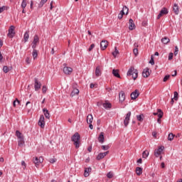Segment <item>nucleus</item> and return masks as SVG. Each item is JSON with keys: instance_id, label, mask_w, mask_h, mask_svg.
I'll return each instance as SVG.
<instances>
[{"instance_id": "aec40b11", "label": "nucleus", "mask_w": 182, "mask_h": 182, "mask_svg": "<svg viewBox=\"0 0 182 182\" xmlns=\"http://www.w3.org/2000/svg\"><path fill=\"white\" fill-rule=\"evenodd\" d=\"M102 71L100 70V67L97 66L95 69V75L99 77V76H101Z\"/></svg>"}, {"instance_id": "f704fd0d", "label": "nucleus", "mask_w": 182, "mask_h": 182, "mask_svg": "<svg viewBox=\"0 0 182 182\" xmlns=\"http://www.w3.org/2000/svg\"><path fill=\"white\" fill-rule=\"evenodd\" d=\"M102 159H105V155H103V153H100L97 156V160H102Z\"/></svg>"}, {"instance_id": "bf43d9fd", "label": "nucleus", "mask_w": 182, "mask_h": 182, "mask_svg": "<svg viewBox=\"0 0 182 182\" xmlns=\"http://www.w3.org/2000/svg\"><path fill=\"white\" fill-rule=\"evenodd\" d=\"M102 154L104 155V157H106V156H107V154H109V151H107L105 152H102Z\"/></svg>"}, {"instance_id": "13d9d810", "label": "nucleus", "mask_w": 182, "mask_h": 182, "mask_svg": "<svg viewBox=\"0 0 182 182\" xmlns=\"http://www.w3.org/2000/svg\"><path fill=\"white\" fill-rule=\"evenodd\" d=\"M152 136H153V137H155V139H156L157 138V132H152Z\"/></svg>"}, {"instance_id": "f257e3e1", "label": "nucleus", "mask_w": 182, "mask_h": 182, "mask_svg": "<svg viewBox=\"0 0 182 182\" xmlns=\"http://www.w3.org/2000/svg\"><path fill=\"white\" fill-rule=\"evenodd\" d=\"M71 140L74 142L75 149H79L80 146V134H79L77 132L75 133L74 135L71 137Z\"/></svg>"}, {"instance_id": "37998d69", "label": "nucleus", "mask_w": 182, "mask_h": 182, "mask_svg": "<svg viewBox=\"0 0 182 182\" xmlns=\"http://www.w3.org/2000/svg\"><path fill=\"white\" fill-rule=\"evenodd\" d=\"M16 102L18 105H21V101H19L18 98H16V100H14L13 102L14 107H16Z\"/></svg>"}, {"instance_id": "8fccbe9b", "label": "nucleus", "mask_w": 182, "mask_h": 182, "mask_svg": "<svg viewBox=\"0 0 182 182\" xmlns=\"http://www.w3.org/2000/svg\"><path fill=\"white\" fill-rule=\"evenodd\" d=\"M107 177L108 178H113V173L109 172V173L107 174Z\"/></svg>"}, {"instance_id": "79ce46f5", "label": "nucleus", "mask_w": 182, "mask_h": 182, "mask_svg": "<svg viewBox=\"0 0 182 182\" xmlns=\"http://www.w3.org/2000/svg\"><path fill=\"white\" fill-rule=\"evenodd\" d=\"M160 113H163V111H161V109H158L157 112H154L153 114H154V116H158V117H159V114Z\"/></svg>"}, {"instance_id": "6ab92c4d", "label": "nucleus", "mask_w": 182, "mask_h": 182, "mask_svg": "<svg viewBox=\"0 0 182 182\" xmlns=\"http://www.w3.org/2000/svg\"><path fill=\"white\" fill-rule=\"evenodd\" d=\"M87 123H93V115H92V114H90L87 116Z\"/></svg>"}, {"instance_id": "2eb2a0df", "label": "nucleus", "mask_w": 182, "mask_h": 182, "mask_svg": "<svg viewBox=\"0 0 182 182\" xmlns=\"http://www.w3.org/2000/svg\"><path fill=\"white\" fill-rule=\"evenodd\" d=\"M129 23V31H133V29L136 28V25L134 24V21H133V19L130 18Z\"/></svg>"}, {"instance_id": "412c9836", "label": "nucleus", "mask_w": 182, "mask_h": 182, "mask_svg": "<svg viewBox=\"0 0 182 182\" xmlns=\"http://www.w3.org/2000/svg\"><path fill=\"white\" fill-rule=\"evenodd\" d=\"M136 173L138 176H141V174H143V168L136 167Z\"/></svg>"}, {"instance_id": "4be33fe9", "label": "nucleus", "mask_w": 182, "mask_h": 182, "mask_svg": "<svg viewBox=\"0 0 182 182\" xmlns=\"http://www.w3.org/2000/svg\"><path fill=\"white\" fill-rule=\"evenodd\" d=\"M127 9V13L126 15H127V14H129V8H127V6H124L122 10L120 11L119 14L124 16V10Z\"/></svg>"}, {"instance_id": "864d4df0", "label": "nucleus", "mask_w": 182, "mask_h": 182, "mask_svg": "<svg viewBox=\"0 0 182 182\" xmlns=\"http://www.w3.org/2000/svg\"><path fill=\"white\" fill-rule=\"evenodd\" d=\"M168 79H170V75H167L164 77V82H166V80H168Z\"/></svg>"}, {"instance_id": "0e129e2a", "label": "nucleus", "mask_w": 182, "mask_h": 182, "mask_svg": "<svg viewBox=\"0 0 182 182\" xmlns=\"http://www.w3.org/2000/svg\"><path fill=\"white\" fill-rule=\"evenodd\" d=\"M88 124H90V125H89L90 129L91 130H93V124H92V123Z\"/></svg>"}, {"instance_id": "393cba45", "label": "nucleus", "mask_w": 182, "mask_h": 182, "mask_svg": "<svg viewBox=\"0 0 182 182\" xmlns=\"http://www.w3.org/2000/svg\"><path fill=\"white\" fill-rule=\"evenodd\" d=\"M9 70H12V67H8L6 65H4L3 67V71L4 72V73H8Z\"/></svg>"}, {"instance_id": "5fc2aeb1", "label": "nucleus", "mask_w": 182, "mask_h": 182, "mask_svg": "<svg viewBox=\"0 0 182 182\" xmlns=\"http://www.w3.org/2000/svg\"><path fill=\"white\" fill-rule=\"evenodd\" d=\"M93 48H95V44L92 43V44H91L90 47L89 48L88 51L92 52Z\"/></svg>"}, {"instance_id": "4c0bfd02", "label": "nucleus", "mask_w": 182, "mask_h": 182, "mask_svg": "<svg viewBox=\"0 0 182 182\" xmlns=\"http://www.w3.org/2000/svg\"><path fill=\"white\" fill-rule=\"evenodd\" d=\"M142 157L143 159H147V157H149V152L147 151H144L142 153Z\"/></svg>"}, {"instance_id": "a211bd4d", "label": "nucleus", "mask_w": 182, "mask_h": 182, "mask_svg": "<svg viewBox=\"0 0 182 182\" xmlns=\"http://www.w3.org/2000/svg\"><path fill=\"white\" fill-rule=\"evenodd\" d=\"M178 5L177 4H174L173 7V12L176 15H178L180 11L178 10Z\"/></svg>"}, {"instance_id": "f8f14e48", "label": "nucleus", "mask_w": 182, "mask_h": 182, "mask_svg": "<svg viewBox=\"0 0 182 182\" xmlns=\"http://www.w3.org/2000/svg\"><path fill=\"white\" fill-rule=\"evenodd\" d=\"M108 45L109 44L107 43V41H106V40L102 41L100 43V47H101L102 50H105V49H106L107 48Z\"/></svg>"}, {"instance_id": "09e8293b", "label": "nucleus", "mask_w": 182, "mask_h": 182, "mask_svg": "<svg viewBox=\"0 0 182 182\" xmlns=\"http://www.w3.org/2000/svg\"><path fill=\"white\" fill-rule=\"evenodd\" d=\"M149 63L152 65H154V57L153 55L151 56V60H149Z\"/></svg>"}, {"instance_id": "423d86ee", "label": "nucleus", "mask_w": 182, "mask_h": 182, "mask_svg": "<svg viewBox=\"0 0 182 182\" xmlns=\"http://www.w3.org/2000/svg\"><path fill=\"white\" fill-rule=\"evenodd\" d=\"M130 116H132V112H129L127 114L126 117L124 120V124L125 127H127V126L129 125V122L130 121Z\"/></svg>"}, {"instance_id": "ddd939ff", "label": "nucleus", "mask_w": 182, "mask_h": 182, "mask_svg": "<svg viewBox=\"0 0 182 182\" xmlns=\"http://www.w3.org/2000/svg\"><path fill=\"white\" fill-rule=\"evenodd\" d=\"M119 102L122 103V102H124V100L126 99V94H124V92L121 91L119 94Z\"/></svg>"}, {"instance_id": "c85d7f7f", "label": "nucleus", "mask_w": 182, "mask_h": 182, "mask_svg": "<svg viewBox=\"0 0 182 182\" xmlns=\"http://www.w3.org/2000/svg\"><path fill=\"white\" fill-rule=\"evenodd\" d=\"M161 42L164 45H167V43H168V42H170V38H168V37H164L161 39Z\"/></svg>"}, {"instance_id": "e433bc0d", "label": "nucleus", "mask_w": 182, "mask_h": 182, "mask_svg": "<svg viewBox=\"0 0 182 182\" xmlns=\"http://www.w3.org/2000/svg\"><path fill=\"white\" fill-rule=\"evenodd\" d=\"M119 55V50H117V47H115V50L112 52V55L114 58H116Z\"/></svg>"}, {"instance_id": "9d476101", "label": "nucleus", "mask_w": 182, "mask_h": 182, "mask_svg": "<svg viewBox=\"0 0 182 182\" xmlns=\"http://www.w3.org/2000/svg\"><path fill=\"white\" fill-rule=\"evenodd\" d=\"M140 93H139V90H135L134 92L131 93V99L132 100H135V99H137L139 97Z\"/></svg>"}, {"instance_id": "69168bd1", "label": "nucleus", "mask_w": 182, "mask_h": 182, "mask_svg": "<svg viewBox=\"0 0 182 182\" xmlns=\"http://www.w3.org/2000/svg\"><path fill=\"white\" fill-rule=\"evenodd\" d=\"M123 18V14H118V19H122Z\"/></svg>"}, {"instance_id": "6e6552de", "label": "nucleus", "mask_w": 182, "mask_h": 182, "mask_svg": "<svg viewBox=\"0 0 182 182\" xmlns=\"http://www.w3.org/2000/svg\"><path fill=\"white\" fill-rule=\"evenodd\" d=\"M35 82H34V89L37 92V90H39L41 87H42V84L41 82L38 81V78H35Z\"/></svg>"}, {"instance_id": "a18cd8bd", "label": "nucleus", "mask_w": 182, "mask_h": 182, "mask_svg": "<svg viewBox=\"0 0 182 182\" xmlns=\"http://www.w3.org/2000/svg\"><path fill=\"white\" fill-rule=\"evenodd\" d=\"M8 9V7L3 6L2 7H0V14H2L4 11H6Z\"/></svg>"}, {"instance_id": "4468645a", "label": "nucleus", "mask_w": 182, "mask_h": 182, "mask_svg": "<svg viewBox=\"0 0 182 182\" xmlns=\"http://www.w3.org/2000/svg\"><path fill=\"white\" fill-rule=\"evenodd\" d=\"M98 141L99 143H101V144H103L105 143V133L101 132L98 136Z\"/></svg>"}, {"instance_id": "c03bdc74", "label": "nucleus", "mask_w": 182, "mask_h": 182, "mask_svg": "<svg viewBox=\"0 0 182 182\" xmlns=\"http://www.w3.org/2000/svg\"><path fill=\"white\" fill-rule=\"evenodd\" d=\"M21 8L25 9L26 8V0H23L21 3Z\"/></svg>"}, {"instance_id": "f3484780", "label": "nucleus", "mask_w": 182, "mask_h": 182, "mask_svg": "<svg viewBox=\"0 0 182 182\" xmlns=\"http://www.w3.org/2000/svg\"><path fill=\"white\" fill-rule=\"evenodd\" d=\"M92 172V168L89 167V168H85V172H84V176L85 177H89V173Z\"/></svg>"}, {"instance_id": "c756f323", "label": "nucleus", "mask_w": 182, "mask_h": 182, "mask_svg": "<svg viewBox=\"0 0 182 182\" xmlns=\"http://www.w3.org/2000/svg\"><path fill=\"white\" fill-rule=\"evenodd\" d=\"M33 43L34 44H37L39 43V37L38 36V35H35L33 37Z\"/></svg>"}, {"instance_id": "3c124183", "label": "nucleus", "mask_w": 182, "mask_h": 182, "mask_svg": "<svg viewBox=\"0 0 182 182\" xmlns=\"http://www.w3.org/2000/svg\"><path fill=\"white\" fill-rule=\"evenodd\" d=\"M175 56H177L178 55V47L175 46V51H174Z\"/></svg>"}, {"instance_id": "49530a36", "label": "nucleus", "mask_w": 182, "mask_h": 182, "mask_svg": "<svg viewBox=\"0 0 182 182\" xmlns=\"http://www.w3.org/2000/svg\"><path fill=\"white\" fill-rule=\"evenodd\" d=\"M101 149L102 150H109V145H102V146H101Z\"/></svg>"}, {"instance_id": "58836bf2", "label": "nucleus", "mask_w": 182, "mask_h": 182, "mask_svg": "<svg viewBox=\"0 0 182 182\" xmlns=\"http://www.w3.org/2000/svg\"><path fill=\"white\" fill-rule=\"evenodd\" d=\"M173 95H174V96H173V99L174 100H176V101L178 100V92H177L176 91H175V92H173Z\"/></svg>"}, {"instance_id": "680f3d73", "label": "nucleus", "mask_w": 182, "mask_h": 182, "mask_svg": "<svg viewBox=\"0 0 182 182\" xmlns=\"http://www.w3.org/2000/svg\"><path fill=\"white\" fill-rule=\"evenodd\" d=\"M136 163H139V164H141V163H143V159H138Z\"/></svg>"}, {"instance_id": "473e14b6", "label": "nucleus", "mask_w": 182, "mask_h": 182, "mask_svg": "<svg viewBox=\"0 0 182 182\" xmlns=\"http://www.w3.org/2000/svg\"><path fill=\"white\" fill-rule=\"evenodd\" d=\"M46 2H48V0H41L40 4H38V8H42V6H43V5L46 4Z\"/></svg>"}, {"instance_id": "bb28decb", "label": "nucleus", "mask_w": 182, "mask_h": 182, "mask_svg": "<svg viewBox=\"0 0 182 182\" xmlns=\"http://www.w3.org/2000/svg\"><path fill=\"white\" fill-rule=\"evenodd\" d=\"M161 14H162V16L164 15H167V14H168V10H167V9L166 7H164L161 11H160Z\"/></svg>"}, {"instance_id": "de8ad7c7", "label": "nucleus", "mask_w": 182, "mask_h": 182, "mask_svg": "<svg viewBox=\"0 0 182 182\" xmlns=\"http://www.w3.org/2000/svg\"><path fill=\"white\" fill-rule=\"evenodd\" d=\"M47 90H48V87H46V85H43L42 87V92H43V95H45V93H46Z\"/></svg>"}, {"instance_id": "1a4fd4ad", "label": "nucleus", "mask_w": 182, "mask_h": 182, "mask_svg": "<svg viewBox=\"0 0 182 182\" xmlns=\"http://www.w3.org/2000/svg\"><path fill=\"white\" fill-rule=\"evenodd\" d=\"M63 72L65 75H71L72 72H73V69L70 67L65 66L63 68Z\"/></svg>"}, {"instance_id": "4d7b16f0", "label": "nucleus", "mask_w": 182, "mask_h": 182, "mask_svg": "<svg viewBox=\"0 0 182 182\" xmlns=\"http://www.w3.org/2000/svg\"><path fill=\"white\" fill-rule=\"evenodd\" d=\"M50 163H51L52 164H53V163H56V159H50Z\"/></svg>"}, {"instance_id": "5701e85b", "label": "nucleus", "mask_w": 182, "mask_h": 182, "mask_svg": "<svg viewBox=\"0 0 182 182\" xmlns=\"http://www.w3.org/2000/svg\"><path fill=\"white\" fill-rule=\"evenodd\" d=\"M105 109H112V104L110 102H105L102 105Z\"/></svg>"}, {"instance_id": "20e7f679", "label": "nucleus", "mask_w": 182, "mask_h": 182, "mask_svg": "<svg viewBox=\"0 0 182 182\" xmlns=\"http://www.w3.org/2000/svg\"><path fill=\"white\" fill-rule=\"evenodd\" d=\"M38 124L40 126V127H41V129L45 128V117L43 115L40 116Z\"/></svg>"}, {"instance_id": "f03ea898", "label": "nucleus", "mask_w": 182, "mask_h": 182, "mask_svg": "<svg viewBox=\"0 0 182 182\" xmlns=\"http://www.w3.org/2000/svg\"><path fill=\"white\" fill-rule=\"evenodd\" d=\"M127 76H132L134 80H136L139 76V71L134 68V67H131L127 73Z\"/></svg>"}, {"instance_id": "cd10ccee", "label": "nucleus", "mask_w": 182, "mask_h": 182, "mask_svg": "<svg viewBox=\"0 0 182 182\" xmlns=\"http://www.w3.org/2000/svg\"><path fill=\"white\" fill-rule=\"evenodd\" d=\"M16 135L17 138L18 139V140L23 139V135L19 131L16 132Z\"/></svg>"}, {"instance_id": "9b49d317", "label": "nucleus", "mask_w": 182, "mask_h": 182, "mask_svg": "<svg viewBox=\"0 0 182 182\" xmlns=\"http://www.w3.org/2000/svg\"><path fill=\"white\" fill-rule=\"evenodd\" d=\"M150 70L149 69V68H146L145 69L143 70L142 72V76L143 77H149V76H150Z\"/></svg>"}, {"instance_id": "a878e982", "label": "nucleus", "mask_w": 182, "mask_h": 182, "mask_svg": "<svg viewBox=\"0 0 182 182\" xmlns=\"http://www.w3.org/2000/svg\"><path fill=\"white\" fill-rule=\"evenodd\" d=\"M112 75H113L114 76H115V77H119V78H120V74H119V70H118L114 69V70H112Z\"/></svg>"}, {"instance_id": "dca6fc26", "label": "nucleus", "mask_w": 182, "mask_h": 182, "mask_svg": "<svg viewBox=\"0 0 182 182\" xmlns=\"http://www.w3.org/2000/svg\"><path fill=\"white\" fill-rule=\"evenodd\" d=\"M43 113L44 114L46 119H50V114L46 108L43 109Z\"/></svg>"}, {"instance_id": "603ef678", "label": "nucleus", "mask_w": 182, "mask_h": 182, "mask_svg": "<svg viewBox=\"0 0 182 182\" xmlns=\"http://www.w3.org/2000/svg\"><path fill=\"white\" fill-rule=\"evenodd\" d=\"M134 54L135 55V56H137V55H139V49L137 48H134L133 50Z\"/></svg>"}, {"instance_id": "774afa93", "label": "nucleus", "mask_w": 182, "mask_h": 182, "mask_svg": "<svg viewBox=\"0 0 182 182\" xmlns=\"http://www.w3.org/2000/svg\"><path fill=\"white\" fill-rule=\"evenodd\" d=\"M163 16L162 14H161V13L159 14L158 16H157V19H160V18Z\"/></svg>"}, {"instance_id": "0eeeda50", "label": "nucleus", "mask_w": 182, "mask_h": 182, "mask_svg": "<svg viewBox=\"0 0 182 182\" xmlns=\"http://www.w3.org/2000/svg\"><path fill=\"white\" fill-rule=\"evenodd\" d=\"M163 150H164V146H159L157 149L154 151V156L159 157L163 153Z\"/></svg>"}, {"instance_id": "7ed1b4c3", "label": "nucleus", "mask_w": 182, "mask_h": 182, "mask_svg": "<svg viewBox=\"0 0 182 182\" xmlns=\"http://www.w3.org/2000/svg\"><path fill=\"white\" fill-rule=\"evenodd\" d=\"M7 36H9V38H14L15 36V26H10Z\"/></svg>"}, {"instance_id": "7c9ffc66", "label": "nucleus", "mask_w": 182, "mask_h": 182, "mask_svg": "<svg viewBox=\"0 0 182 182\" xmlns=\"http://www.w3.org/2000/svg\"><path fill=\"white\" fill-rule=\"evenodd\" d=\"M32 56H33V59H36V58H38V50H33L32 52Z\"/></svg>"}, {"instance_id": "2f4dec72", "label": "nucleus", "mask_w": 182, "mask_h": 182, "mask_svg": "<svg viewBox=\"0 0 182 182\" xmlns=\"http://www.w3.org/2000/svg\"><path fill=\"white\" fill-rule=\"evenodd\" d=\"M28 39H29V31H26L24 33V42H28Z\"/></svg>"}, {"instance_id": "72a5a7b5", "label": "nucleus", "mask_w": 182, "mask_h": 182, "mask_svg": "<svg viewBox=\"0 0 182 182\" xmlns=\"http://www.w3.org/2000/svg\"><path fill=\"white\" fill-rule=\"evenodd\" d=\"M24 144L25 141L23 140V138L22 139H19L18 141V145L19 146V147H22V146H23Z\"/></svg>"}, {"instance_id": "e2e57ef3", "label": "nucleus", "mask_w": 182, "mask_h": 182, "mask_svg": "<svg viewBox=\"0 0 182 182\" xmlns=\"http://www.w3.org/2000/svg\"><path fill=\"white\" fill-rule=\"evenodd\" d=\"M32 48L33 50H36V44L32 43Z\"/></svg>"}, {"instance_id": "39448f33", "label": "nucleus", "mask_w": 182, "mask_h": 182, "mask_svg": "<svg viewBox=\"0 0 182 182\" xmlns=\"http://www.w3.org/2000/svg\"><path fill=\"white\" fill-rule=\"evenodd\" d=\"M33 161L34 164H36V167H38V166H39V164L43 161V158H42V156H41L39 159L38 157H35L33 159Z\"/></svg>"}, {"instance_id": "c9c22d12", "label": "nucleus", "mask_w": 182, "mask_h": 182, "mask_svg": "<svg viewBox=\"0 0 182 182\" xmlns=\"http://www.w3.org/2000/svg\"><path fill=\"white\" fill-rule=\"evenodd\" d=\"M173 139H174V134H173V133L169 134L168 136V140L169 141H172V140Z\"/></svg>"}, {"instance_id": "ea45409f", "label": "nucleus", "mask_w": 182, "mask_h": 182, "mask_svg": "<svg viewBox=\"0 0 182 182\" xmlns=\"http://www.w3.org/2000/svg\"><path fill=\"white\" fill-rule=\"evenodd\" d=\"M138 122H143V114L136 115Z\"/></svg>"}, {"instance_id": "b1692460", "label": "nucleus", "mask_w": 182, "mask_h": 182, "mask_svg": "<svg viewBox=\"0 0 182 182\" xmlns=\"http://www.w3.org/2000/svg\"><path fill=\"white\" fill-rule=\"evenodd\" d=\"M79 95V89H77V88H75V89L72 91V92H71V94H70V96H71L72 97H73V96H75V95Z\"/></svg>"}, {"instance_id": "052dcab7", "label": "nucleus", "mask_w": 182, "mask_h": 182, "mask_svg": "<svg viewBox=\"0 0 182 182\" xmlns=\"http://www.w3.org/2000/svg\"><path fill=\"white\" fill-rule=\"evenodd\" d=\"M26 63H31V60L29 59V57H27L26 58Z\"/></svg>"}, {"instance_id": "6e6d98bb", "label": "nucleus", "mask_w": 182, "mask_h": 182, "mask_svg": "<svg viewBox=\"0 0 182 182\" xmlns=\"http://www.w3.org/2000/svg\"><path fill=\"white\" fill-rule=\"evenodd\" d=\"M173 53H170L168 55V60H171L173 59Z\"/></svg>"}, {"instance_id": "a19ab883", "label": "nucleus", "mask_w": 182, "mask_h": 182, "mask_svg": "<svg viewBox=\"0 0 182 182\" xmlns=\"http://www.w3.org/2000/svg\"><path fill=\"white\" fill-rule=\"evenodd\" d=\"M158 117H159L157 119L158 123H161V117H163V112H160Z\"/></svg>"}, {"instance_id": "338daca9", "label": "nucleus", "mask_w": 182, "mask_h": 182, "mask_svg": "<svg viewBox=\"0 0 182 182\" xmlns=\"http://www.w3.org/2000/svg\"><path fill=\"white\" fill-rule=\"evenodd\" d=\"M21 166L26 167V164L25 163V161H21Z\"/></svg>"}]
</instances>
